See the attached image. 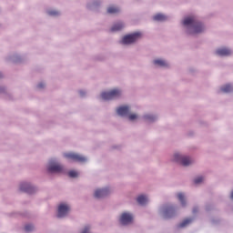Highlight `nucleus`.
<instances>
[{"mask_svg": "<svg viewBox=\"0 0 233 233\" xmlns=\"http://www.w3.org/2000/svg\"><path fill=\"white\" fill-rule=\"evenodd\" d=\"M231 199H233V191L231 192Z\"/></svg>", "mask_w": 233, "mask_h": 233, "instance_id": "nucleus-29", "label": "nucleus"}, {"mask_svg": "<svg viewBox=\"0 0 233 233\" xmlns=\"http://www.w3.org/2000/svg\"><path fill=\"white\" fill-rule=\"evenodd\" d=\"M80 96H83V91H80Z\"/></svg>", "mask_w": 233, "mask_h": 233, "instance_id": "nucleus-30", "label": "nucleus"}, {"mask_svg": "<svg viewBox=\"0 0 233 233\" xmlns=\"http://www.w3.org/2000/svg\"><path fill=\"white\" fill-rule=\"evenodd\" d=\"M0 77H3V74L0 73Z\"/></svg>", "mask_w": 233, "mask_h": 233, "instance_id": "nucleus-31", "label": "nucleus"}, {"mask_svg": "<svg viewBox=\"0 0 233 233\" xmlns=\"http://www.w3.org/2000/svg\"><path fill=\"white\" fill-rule=\"evenodd\" d=\"M128 112H130V107L127 106H120L116 109L118 116H128Z\"/></svg>", "mask_w": 233, "mask_h": 233, "instance_id": "nucleus-12", "label": "nucleus"}, {"mask_svg": "<svg viewBox=\"0 0 233 233\" xmlns=\"http://www.w3.org/2000/svg\"><path fill=\"white\" fill-rule=\"evenodd\" d=\"M230 54H232V52L230 51V49H228V48H220V49H218L217 51H216V55L217 56H230Z\"/></svg>", "mask_w": 233, "mask_h": 233, "instance_id": "nucleus-13", "label": "nucleus"}, {"mask_svg": "<svg viewBox=\"0 0 233 233\" xmlns=\"http://www.w3.org/2000/svg\"><path fill=\"white\" fill-rule=\"evenodd\" d=\"M154 65H157L158 66H168V64H167L165 60L161 59L154 60Z\"/></svg>", "mask_w": 233, "mask_h": 233, "instance_id": "nucleus-18", "label": "nucleus"}, {"mask_svg": "<svg viewBox=\"0 0 233 233\" xmlns=\"http://www.w3.org/2000/svg\"><path fill=\"white\" fill-rule=\"evenodd\" d=\"M69 177H77L79 176V173L76 170H71L68 172Z\"/></svg>", "mask_w": 233, "mask_h": 233, "instance_id": "nucleus-22", "label": "nucleus"}, {"mask_svg": "<svg viewBox=\"0 0 233 233\" xmlns=\"http://www.w3.org/2000/svg\"><path fill=\"white\" fill-rule=\"evenodd\" d=\"M177 198L180 201L182 207H185L186 202H185V195H183V193H178L177 194Z\"/></svg>", "mask_w": 233, "mask_h": 233, "instance_id": "nucleus-21", "label": "nucleus"}, {"mask_svg": "<svg viewBox=\"0 0 233 233\" xmlns=\"http://www.w3.org/2000/svg\"><path fill=\"white\" fill-rule=\"evenodd\" d=\"M118 12H119V8L118 7L109 6L107 8V14H117Z\"/></svg>", "mask_w": 233, "mask_h": 233, "instance_id": "nucleus-20", "label": "nucleus"}, {"mask_svg": "<svg viewBox=\"0 0 233 233\" xmlns=\"http://www.w3.org/2000/svg\"><path fill=\"white\" fill-rule=\"evenodd\" d=\"M107 194H110V190L108 188L96 189L95 191V198L100 199V198H106Z\"/></svg>", "mask_w": 233, "mask_h": 233, "instance_id": "nucleus-9", "label": "nucleus"}, {"mask_svg": "<svg viewBox=\"0 0 233 233\" xmlns=\"http://www.w3.org/2000/svg\"><path fill=\"white\" fill-rule=\"evenodd\" d=\"M154 21H167V16L162 14H157L153 17Z\"/></svg>", "mask_w": 233, "mask_h": 233, "instance_id": "nucleus-17", "label": "nucleus"}, {"mask_svg": "<svg viewBox=\"0 0 233 233\" xmlns=\"http://www.w3.org/2000/svg\"><path fill=\"white\" fill-rule=\"evenodd\" d=\"M69 211H70V207H68V205L60 204L58 206L57 218H65V216H66Z\"/></svg>", "mask_w": 233, "mask_h": 233, "instance_id": "nucleus-7", "label": "nucleus"}, {"mask_svg": "<svg viewBox=\"0 0 233 233\" xmlns=\"http://www.w3.org/2000/svg\"><path fill=\"white\" fill-rule=\"evenodd\" d=\"M137 39H141V33H134L131 35H127L122 38V45H132V43H136Z\"/></svg>", "mask_w": 233, "mask_h": 233, "instance_id": "nucleus-3", "label": "nucleus"}, {"mask_svg": "<svg viewBox=\"0 0 233 233\" xmlns=\"http://www.w3.org/2000/svg\"><path fill=\"white\" fill-rule=\"evenodd\" d=\"M48 14L49 15H59V12L57 11H49Z\"/></svg>", "mask_w": 233, "mask_h": 233, "instance_id": "nucleus-26", "label": "nucleus"}, {"mask_svg": "<svg viewBox=\"0 0 233 233\" xmlns=\"http://www.w3.org/2000/svg\"><path fill=\"white\" fill-rule=\"evenodd\" d=\"M191 222L192 218H186L178 225V228H185V227H188Z\"/></svg>", "mask_w": 233, "mask_h": 233, "instance_id": "nucleus-15", "label": "nucleus"}, {"mask_svg": "<svg viewBox=\"0 0 233 233\" xmlns=\"http://www.w3.org/2000/svg\"><path fill=\"white\" fill-rule=\"evenodd\" d=\"M25 232H32V230H34V226L33 225H26L25 227Z\"/></svg>", "mask_w": 233, "mask_h": 233, "instance_id": "nucleus-24", "label": "nucleus"}, {"mask_svg": "<svg viewBox=\"0 0 233 233\" xmlns=\"http://www.w3.org/2000/svg\"><path fill=\"white\" fill-rule=\"evenodd\" d=\"M121 96V90L119 89H113L109 92H104L101 94L102 99L105 101H110V99H116Z\"/></svg>", "mask_w": 233, "mask_h": 233, "instance_id": "nucleus-2", "label": "nucleus"}, {"mask_svg": "<svg viewBox=\"0 0 233 233\" xmlns=\"http://www.w3.org/2000/svg\"><path fill=\"white\" fill-rule=\"evenodd\" d=\"M65 157L76 161V163H85V161H86V157L76 153H66Z\"/></svg>", "mask_w": 233, "mask_h": 233, "instance_id": "nucleus-6", "label": "nucleus"}, {"mask_svg": "<svg viewBox=\"0 0 233 233\" xmlns=\"http://www.w3.org/2000/svg\"><path fill=\"white\" fill-rule=\"evenodd\" d=\"M129 119L130 121H134V119H137V115L136 114L129 115Z\"/></svg>", "mask_w": 233, "mask_h": 233, "instance_id": "nucleus-25", "label": "nucleus"}, {"mask_svg": "<svg viewBox=\"0 0 233 233\" xmlns=\"http://www.w3.org/2000/svg\"><path fill=\"white\" fill-rule=\"evenodd\" d=\"M44 87H45V84L43 83L38 84V88H44Z\"/></svg>", "mask_w": 233, "mask_h": 233, "instance_id": "nucleus-27", "label": "nucleus"}, {"mask_svg": "<svg viewBox=\"0 0 233 233\" xmlns=\"http://www.w3.org/2000/svg\"><path fill=\"white\" fill-rule=\"evenodd\" d=\"M195 185H199V183H203V177H198L194 179Z\"/></svg>", "mask_w": 233, "mask_h": 233, "instance_id": "nucleus-23", "label": "nucleus"}, {"mask_svg": "<svg viewBox=\"0 0 233 233\" xmlns=\"http://www.w3.org/2000/svg\"><path fill=\"white\" fill-rule=\"evenodd\" d=\"M174 160L177 162L181 163V165H183V167H188V165H192L193 161L192 158L188 157H183L179 154H175L174 155Z\"/></svg>", "mask_w": 233, "mask_h": 233, "instance_id": "nucleus-5", "label": "nucleus"}, {"mask_svg": "<svg viewBox=\"0 0 233 233\" xmlns=\"http://www.w3.org/2000/svg\"><path fill=\"white\" fill-rule=\"evenodd\" d=\"M124 26L123 23L115 24L111 28V32H119Z\"/></svg>", "mask_w": 233, "mask_h": 233, "instance_id": "nucleus-16", "label": "nucleus"}, {"mask_svg": "<svg viewBox=\"0 0 233 233\" xmlns=\"http://www.w3.org/2000/svg\"><path fill=\"white\" fill-rule=\"evenodd\" d=\"M20 190H22V192H27V194H33L35 188L28 183H23L20 186Z\"/></svg>", "mask_w": 233, "mask_h": 233, "instance_id": "nucleus-11", "label": "nucleus"}, {"mask_svg": "<svg viewBox=\"0 0 233 233\" xmlns=\"http://www.w3.org/2000/svg\"><path fill=\"white\" fill-rule=\"evenodd\" d=\"M176 215V209L172 206H168L164 209V216L166 218H173Z\"/></svg>", "mask_w": 233, "mask_h": 233, "instance_id": "nucleus-10", "label": "nucleus"}, {"mask_svg": "<svg viewBox=\"0 0 233 233\" xmlns=\"http://www.w3.org/2000/svg\"><path fill=\"white\" fill-rule=\"evenodd\" d=\"M47 170L50 173L61 174V172H63L64 168H63V166H61L59 163L50 161Z\"/></svg>", "mask_w": 233, "mask_h": 233, "instance_id": "nucleus-4", "label": "nucleus"}, {"mask_svg": "<svg viewBox=\"0 0 233 233\" xmlns=\"http://www.w3.org/2000/svg\"><path fill=\"white\" fill-rule=\"evenodd\" d=\"M145 118H146V119H149L150 121H152V119H154V118H153L152 116H146Z\"/></svg>", "mask_w": 233, "mask_h": 233, "instance_id": "nucleus-28", "label": "nucleus"}, {"mask_svg": "<svg viewBox=\"0 0 233 233\" xmlns=\"http://www.w3.org/2000/svg\"><path fill=\"white\" fill-rule=\"evenodd\" d=\"M134 219L130 213H123L120 217V223L122 225H128Z\"/></svg>", "mask_w": 233, "mask_h": 233, "instance_id": "nucleus-8", "label": "nucleus"}, {"mask_svg": "<svg viewBox=\"0 0 233 233\" xmlns=\"http://www.w3.org/2000/svg\"><path fill=\"white\" fill-rule=\"evenodd\" d=\"M184 26H188V34H201L205 30V26L201 22L198 21L194 16L186 17L183 21Z\"/></svg>", "mask_w": 233, "mask_h": 233, "instance_id": "nucleus-1", "label": "nucleus"}, {"mask_svg": "<svg viewBox=\"0 0 233 233\" xmlns=\"http://www.w3.org/2000/svg\"><path fill=\"white\" fill-rule=\"evenodd\" d=\"M232 90H233V88H232V86H230V85H226L221 87V91L225 92L226 94H228V92H232Z\"/></svg>", "mask_w": 233, "mask_h": 233, "instance_id": "nucleus-19", "label": "nucleus"}, {"mask_svg": "<svg viewBox=\"0 0 233 233\" xmlns=\"http://www.w3.org/2000/svg\"><path fill=\"white\" fill-rule=\"evenodd\" d=\"M137 201L138 205H147V203H148V198L144 195H140L137 198Z\"/></svg>", "mask_w": 233, "mask_h": 233, "instance_id": "nucleus-14", "label": "nucleus"}, {"mask_svg": "<svg viewBox=\"0 0 233 233\" xmlns=\"http://www.w3.org/2000/svg\"><path fill=\"white\" fill-rule=\"evenodd\" d=\"M193 212H196V209H193Z\"/></svg>", "mask_w": 233, "mask_h": 233, "instance_id": "nucleus-32", "label": "nucleus"}]
</instances>
